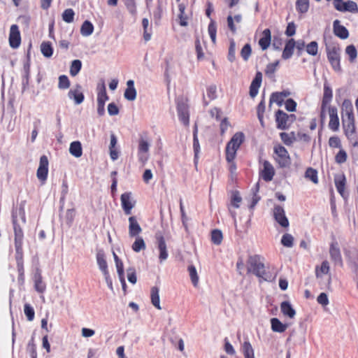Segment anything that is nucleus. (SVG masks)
Wrapping results in <instances>:
<instances>
[{
  "label": "nucleus",
  "instance_id": "nucleus-50",
  "mask_svg": "<svg viewBox=\"0 0 358 358\" xmlns=\"http://www.w3.org/2000/svg\"><path fill=\"white\" fill-rule=\"evenodd\" d=\"M354 117L350 119V117H343V122L344 124V127L345 128L347 132L353 133L355 130V124H354Z\"/></svg>",
  "mask_w": 358,
  "mask_h": 358
},
{
  "label": "nucleus",
  "instance_id": "nucleus-10",
  "mask_svg": "<svg viewBox=\"0 0 358 358\" xmlns=\"http://www.w3.org/2000/svg\"><path fill=\"white\" fill-rule=\"evenodd\" d=\"M21 42L20 33L17 25L13 24L10 29L9 44L11 48H17L20 46Z\"/></svg>",
  "mask_w": 358,
  "mask_h": 358
},
{
  "label": "nucleus",
  "instance_id": "nucleus-8",
  "mask_svg": "<svg viewBox=\"0 0 358 358\" xmlns=\"http://www.w3.org/2000/svg\"><path fill=\"white\" fill-rule=\"evenodd\" d=\"M48 173V159L45 155H43L40 158L39 166L37 169L36 176L38 179L44 184L47 180Z\"/></svg>",
  "mask_w": 358,
  "mask_h": 358
},
{
  "label": "nucleus",
  "instance_id": "nucleus-49",
  "mask_svg": "<svg viewBox=\"0 0 358 358\" xmlns=\"http://www.w3.org/2000/svg\"><path fill=\"white\" fill-rule=\"evenodd\" d=\"M124 5L132 16H136L137 10L135 0H124Z\"/></svg>",
  "mask_w": 358,
  "mask_h": 358
},
{
  "label": "nucleus",
  "instance_id": "nucleus-26",
  "mask_svg": "<svg viewBox=\"0 0 358 358\" xmlns=\"http://www.w3.org/2000/svg\"><path fill=\"white\" fill-rule=\"evenodd\" d=\"M96 262L99 268L101 270L103 275H106L108 273V265L106 261L104 253L102 251H98L96 253Z\"/></svg>",
  "mask_w": 358,
  "mask_h": 358
},
{
  "label": "nucleus",
  "instance_id": "nucleus-30",
  "mask_svg": "<svg viewBox=\"0 0 358 358\" xmlns=\"http://www.w3.org/2000/svg\"><path fill=\"white\" fill-rule=\"evenodd\" d=\"M34 288L38 293H43L46 289V285L43 281V278L40 272H36L34 276Z\"/></svg>",
  "mask_w": 358,
  "mask_h": 358
},
{
  "label": "nucleus",
  "instance_id": "nucleus-32",
  "mask_svg": "<svg viewBox=\"0 0 358 358\" xmlns=\"http://www.w3.org/2000/svg\"><path fill=\"white\" fill-rule=\"evenodd\" d=\"M185 8L186 6L183 3H180L178 4V19L179 20V24L182 27H187L188 25V17L185 14Z\"/></svg>",
  "mask_w": 358,
  "mask_h": 358
},
{
  "label": "nucleus",
  "instance_id": "nucleus-4",
  "mask_svg": "<svg viewBox=\"0 0 358 358\" xmlns=\"http://www.w3.org/2000/svg\"><path fill=\"white\" fill-rule=\"evenodd\" d=\"M273 151L275 154L274 159L280 167L284 168L289 166L291 164L289 155L285 147L280 145H275Z\"/></svg>",
  "mask_w": 358,
  "mask_h": 358
},
{
  "label": "nucleus",
  "instance_id": "nucleus-25",
  "mask_svg": "<svg viewBox=\"0 0 358 358\" xmlns=\"http://www.w3.org/2000/svg\"><path fill=\"white\" fill-rule=\"evenodd\" d=\"M334 32L336 36L342 39H345L349 36L348 29L345 27L341 25L340 22L338 20H336L334 22Z\"/></svg>",
  "mask_w": 358,
  "mask_h": 358
},
{
  "label": "nucleus",
  "instance_id": "nucleus-16",
  "mask_svg": "<svg viewBox=\"0 0 358 358\" xmlns=\"http://www.w3.org/2000/svg\"><path fill=\"white\" fill-rule=\"evenodd\" d=\"M242 201V198L240 196L238 192H234L231 196L230 205L228 206L229 211L236 222V212L233 210V208H238L240 207V203Z\"/></svg>",
  "mask_w": 358,
  "mask_h": 358
},
{
  "label": "nucleus",
  "instance_id": "nucleus-28",
  "mask_svg": "<svg viewBox=\"0 0 358 358\" xmlns=\"http://www.w3.org/2000/svg\"><path fill=\"white\" fill-rule=\"evenodd\" d=\"M263 36L259 39V44L263 50H266L271 44V34L268 29H266L262 32Z\"/></svg>",
  "mask_w": 358,
  "mask_h": 358
},
{
  "label": "nucleus",
  "instance_id": "nucleus-56",
  "mask_svg": "<svg viewBox=\"0 0 358 358\" xmlns=\"http://www.w3.org/2000/svg\"><path fill=\"white\" fill-rule=\"evenodd\" d=\"M24 313L29 321H32L34 320L35 312L34 308L29 303H26L24 305Z\"/></svg>",
  "mask_w": 358,
  "mask_h": 358
},
{
  "label": "nucleus",
  "instance_id": "nucleus-44",
  "mask_svg": "<svg viewBox=\"0 0 358 358\" xmlns=\"http://www.w3.org/2000/svg\"><path fill=\"white\" fill-rule=\"evenodd\" d=\"M82 67V62L79 59H75L71 62L70 66V74L72 76H76L79 71H80Z\"/></svg>",
  "mask_w": 358,
  "mask_h": 358
},
{
  "label": "nucleus",
  "instance_id": "nucleus-59",
  "mask_svg": "<svg viewBox=\"0 0 358 358\" xmlns=\"http://www.w3.org/2000/svg\"><path fill=\"white\" fill-rule=\"evenodd\" d=\"M257 110L258 119L259 120L261 124L264 126L263 115L265 110V103L263 101H262L257 106Z\"/></svg>",
  "mask_w": 358,
  "mask_h": 358
},
{
  "label": "nucleus",
  "instance_id": "nucleus-42",
  "mask_svg": "<svg viewBox=\"0 0 358 358\" xmlns=\"http://www.w3.org/2000/svg\"><path fill=\"white\" fill-rule=\"evenodd\" d=\"M305 178L312 181L314 184L318 183L317 171L313 168L307 169L305 172Z\"/></svg>",
  "mask_w": 358,
  "mask_h": 358
},
{
  "label": "nucleus",
  "instance_id": "nucleus-34",
  "mask_svg": "<svg viewBox=\"0 0 358 358\" xmlns=\"http://www.w3.org/2000/svg\"><path fill=\"white\" fill-rule=\"evenodd\" d=\"M271 329L274 332L282 333L287 329L288 325L282 323L278 318H272L271 320Z\"/></svg>",
  "mask_w": 358,
  "mask_h": 358
},
{
  "label": "nucleus",
  "instance_id": "nucleus-18",
  "mask_svg": "<svg viewBox=\"0 0 358 358\" xmlns=\"http://www.w3.org/2000/svg\"><path fill=\"white\" fill-rule=\"evenodd\" d=\"M142 232V228L134 216L129 217V235L130 237H136Z\"/></svg>",
  "mask_w": 358,
  "mask_h": 358
},
{
  "label": "nucleus",
  "instance_id": "nucleus-27",
  "mask_svg": "<svg viewBox=\"0 0 358 358\" xmlns=\"http://www.w3.org/2000/svg\"><path fill=\"white\" fill-rule=\"evenodd\" d=\"M343 118L350 117L352 119L353 115V106L350 100L345 99L341 106Z\"/></svg>",
  "mask_w": 358,
  "mask_h": 358
},
{
  "label": "nucleus",
  "instance_id": "nucleus-21",
  "mask_svg": "<svg viewBox=\"0 0 358 358\" xmlns=\"http://www.w3.org/2000/svg\"><path fill=\"white\" fill-rule=\"evenodd\" d=\"M262 81V74L261 72H257L250 87V95L251 97L253 98L257 95Z\"/></svg>",
  "mask_w": 358,
  "mask_h": 358
},
{
  "label": "nucleus",
  "instance_id": "nucleus-48",
  "mask_svg": "<svg viewBox=\"0 0 358 358\" xmlns=\"http://www.w3.org/2000/svg\"><path fill=\"white\" fill-rule=\"evenodd\" d=\"M223 239L222 233L219 229H214L211 232V241L215 245L221 244Z\"/></svg>",
  "mask_w": 358,
  "mask_h": 358
},
{
  "label": "nucleus",
  "instance_id": "nucleus-17",
  "mask_svg": "<svg viewBox=\"0 0 358 358\" xmlns=\"http://www.w3.org/2000/svg\"><path fill=\"white\" fill-rule=\"evenodd\" d=\"M334 183L337 191L343 197L345 198L348 196L345 188L346 185V178L344 174L340 173L336 174L334 176Z\"/></svg>",
  "mask_w": 358,
  "mask_h": 358
},
{
  "label": "nucleus",
  "instance_id": "nucleus-53",
  "mask_svg": "<svg viewBox=\"0 0 358 358\" xmlns=\"http://www.w3.org/2000/svg\"><path fill=\"white\" fill-rule=\"evenodd\" d=\"M208 31L213 43H215L217 29L215 22L213 20H211L210 23L209 24Z\"/></svg>",
  "mask_w": 358,
  "mask_h": 358
},
{
  "label": "nucleus",
  "instance_id": "nucleus-45",
  "mask_svg": "<svg viewBox=\"0 0 358 358\" xmlns=\"http://www.w3.org/2000/svg\"><path fill=\"white\" fill-rule=\"evenodd\" d=\"M281 140L283 141L285 144L287 145H292L295 141V136L294 133H285L282 132L280 134Z\"/></svg>",
  "mask_w": 358,
  "mask_h": 358
},
{
  "label": "nucleus",
  "instance_id": "nucleus-52",
  "mask_svg": "<svg viewBox=\"0 0 358 358\" xmlns=\"http://www.w3.org/2000/svg\"><path fill=\"white\" fill-rule=\"evenodd\" d=\"M70 87V81L65 75L59 77L58 88L60 90H66Z\"/></svg>",
  "mask_w": 358,
  "mask_h": 358
},
{
  "label": "nucleus",
  "instance_id": "nucleus-9",
  "mask_svg": "<svg viewBox=\"0 0 358 358\" xmlns=\"http://www.w3.org/2000/svg\"><path fill=\"white\" fill-rule=\"evenodd\" d=\"M273 216L276 222L282 227H288L289 221L285 216L284 208L278 205H275L273 208Z\"/></svg>",
  "mask_w": 358,
  "mask_h": 358
},
{
  "label": "nucleus",
  "instance_id": "nucleus-11",
  "mask_svg": "<svg viewBox=\"0 0 358 358\" xmlns=\"http://www.w3.org/2000/svg\"><path fill=\"white\" fill-rule=\"evenodd\" d=\"M260 174L265 181L272 180L275 175L273 166L268 161L264 160L262 162V169H261Z\"/></svg>",
  "mask_w": 358,
  "mask_h": 358
},
{
  "label": "nucleus",
  "instance_id": "nucleus-57",
  "mask_svg": "<svg viewBox=\"0 0 358 358\" xmlns=\"http://www.w3.org/2000/svg\"><path fill=\"white\" fill-rule=\"evenodd\" d=\"M284 99L282 95L278 92H274L271 94L270 98V106L272 103H276L279 106H282Z\"/></svg>",
  "mask_w": 358,
  "mask_h": 358
},
{
  "label": "nucleus",
  "instance_id": "nucleus-2",
  "mask_svg": "<svg viewBox=\"0 0 358 358\" xmlns=\"http://www.w3.org/2000/svg\"><path fill=\"white\" fill-rule=\"evenodd\" d=\"M248 272L255 274L257 277L267 280L264 264L258 255L250 256L248 260Z\"/></svg>",
  "mask_w": 358,
  "mask_h": 358
},
{
  "label": "nucleus",
  "instance_id": "nucleus-61",
  "mask_svg": "<svg viewBox=\"0 0 358 358\" xmlns=\"http://www.w3.org/2000/svg\"><path fill=\"white\" fill-rule=\"evenodd\" d=\"M127 279H128L129 282L132 284H136V281H137V278H136V271H135L134 268H133V267L129 268L127 270Z\"/></svg>",
  "mask_w": 358,
  "mask_h": 358
},
{
  "label": "nucleus",
  "instance_id": "nucleus-7",
  "mask_svg": "<svg viewBox=\"0 0 358 358\" xmlns=\"http://www.w3.org/2000/svg\"><path fill=\"white\" fill-rule=\"evenodd\" d=\"M156 245L159 251V260L162 264L168 259L169 252L165 239L160 234H156Z\"/></svg>",
  "mask_w": 358,
  "mask_h": 358
},
{
  "label": "nucleus",
  "instance_id": "nucleus-46",
  "mask_svg": "<svg viewBox=\"0 0 358 358\" xmlns=\"http://www.w3.org/2000/svg\"><path fill=\"white\" fill-rule=\"evenodd\" d=\"M296 10L301 13H305L309 8V0H297L296 2Z\"/></svg>",
  "mask_w": 358,
  "mask_h": 358
},
{
  "label": "nucleus",
  "instance_id": "nucleus-14",
  "mask_svg": "<svg viewBox=\"0 0 358 358\" xmlns=\"http://www.w3.org/2000/svg\"><path fill=\"white\" fill-rule=\"evenodd\" d=\"M329 254L331 260L335 263V264L338 266L343 265L342 257L338 246V243L337 242L334 241L331 243L329 248Z\"/></svg>",
  "mask_w": 358,
  "mask_h": 358
},
{
  "label": "nucleus",
  "instance_id": "nucleus-54",
  "mask_svg": "<svg viewBox=\"0 0 358 358\" xmlns=\"http://www.w3.org/2000/svg\"><path fill=\"white\" fill-rule=\"evenodd\" d=\"M74 11L71 8L66 9L62 14V19L67 23H71L73 21Z\"/></svg>",
  "mask_w": 358,
  "mask_h": 358
},
{
  "label": "nucleus",
  "instance_id": "nucleus-38",
  "mask_svg": "<svg viewBox=\"0 0 358 358\" xmlns=\"http://www.w3.org/2000/svg\"><path fill=\"white\" fill-rule=\"evenodd\" d=\"M29 69L30 66L29 64H27L24 66V75L22 76V91L24 92L28 86H29Z\"/></svg>",
  "mask_w": 358,
  "mask_h": 358
},
{
  "label": "nucleus",
  "instance_id": "nucleus-29",
  "mask_svg": "<svg viewBox=\"0 0 358 358\" xmlns=\"http://www.w3.org/2000/svg\"><path fill=\"white\" fill-rule=\"evenodd\" d=\"M150 299L152 304L158 310H162L160 305L159 289L152 287L150 290Z\"/></svg>",
  "mask_w": 358,
  "mask_h": 358
},
{
  "label": "nucleus",
  "instance_id": "nucleus-22",
  "mask_svg": "<svg viewBox=\"0 0 358 358\" xmlns=\"http://www.w3.org/2000/svg\"><path fill=\"white\" fill-rule=\"evenodd\" d=\"M289 115L281 110H278L275 114L277 127L280 129H285L288 124Z\"/></svg>",
  "mask_w": 358,
  "mask_h": 358
},
{
  "label": "nucleus",
  "instance_id": "nucleus-60",
  "mask_svg": "<svg viewBox=\"0 0 358 358\" xmlns=\"http://www.w3.org/2000/svg\"><path fill=\"white\" fill-rule=\"evenodd\" d=\"M206 96L208 98V101L214 100L217 97V88L214 85H211L207 88Z\"/></svg>",
  "mask_w": 358,
  "mask_h": 358
},
{
  "label": "nucleus",
  "instance_id": "nucleus-13",
  "mask_svg": "<svg viewBox=\"0 0 358 358\" xmlns=\"http://www.w3.org/2000/svg\"><path fill=\"white\" fill-rule=\"evenodd\" d=\"M150 143L143 138L140 139L138 143V159L143 164H145L148 159V152Z\"/></svg>",
  "mask_w": 358,
  "mask_h": 358
},
{
  "label": "nucleus",
  "instance_id": "nucleus-43",
  "mask_svg": "<svg viewBox=\"0 0 358 358\" xmlns=\"http://www.w3.org/2000/svg\"><path fill=\"white\" fill-rule=\"evenodd\" d=\"M332 90L331 87L327 85L324 86V94L322 98V104L328 105L332 99Z\"/></svg>",
  "mask_w": 358,
  "mask_h": 358
},
{
  "label": "nucleus",
  "instance_id": "nucleus-3",
  "mask_svg": "<svg viewBox=\"0 0 358 358\" xmlns=\"http://www.w3.org/2000/svg\"><path fill=\"white\" fill-rule=\"evenodd\" d=\"M244 141V134L242 132L236 133L226 148V159L227 162H231L234 159L237 150Z\"/></svg>",
  "mask_w": 358,
  "mask_h": 358
},
{
  "label": "nucleus",
  "instance_id": "nucleus-19",
  "mask_svg": "<svg viewBox=\"0 0 358 358\" xmlns=\"http://www.w3.org/2000/svg\"><path fill=\"white\" fill-rule=\"evenodd\" d=\"M329 127L333 131H337L339 127V120L337 109L335 107H329Z\"/></svg>",
  "mask_w": 358,
  "mask_h": 358
},
{
  "label": "nucleus",
  "instance_id": "nucleus-12",
  "mask_svg": "<svg viewBox=\"0 0 358 358\" xmlns=\"http://www.w3.org/2000/svg\"><path fill=\"white\" fill-rule=\"evenodd\" d=\"M68 97L74 101L75 104L79 105L84 101V95L82 92V87L77 84L68 92Z\"/></svg>",
  "mask_w": 358,
  "mask_h": 358
},
{
  "label": "nucleus",
  "instance_id": "nucleus-40",
  "mask_svg": "<svg viewBox=\"0 0 358 358\" xmlns=\"http://www.w3.org/2000/svg\"><path fill=\"white\" fill-rule=\"evenodd\" d=\"M188 272L193 285L196 287L199 285V278L194 266L189 265L188 266Z\"/></svg>",
  "mask_w": 358,
  "mask_h": 358
},
{
  "label": "nucleus",
  "instance_id": "nucleus-6",
  "mask_svg": "<svg viewBox=\"0 0 358 358\" xmlns=\"http://www.w3.org/2000/svg\"><path fill=\"white\" fill-rule=\"evenodd\" d=\"M327 57L332 68L338 71L341 70L339 48L332 46L327 47Z\"/></svg>",
  "mask_w": 358,
  "mask_h": 358
},
{
  "label": "nucleus",
  "instance_id": "nucleus-55",
  "mask_svg": "<svg viewBox=\"0 0 358 358\" xmlns=\"http://www.w3.org/2000/svg\"><path fill=\"white\" fill-rule=\"evenodd\" d=\"M294 238L289 234H285L282 236L281 243L287 248H292L293 246Z\"/></svg>",
  "mask_w": 358,
  "mask_h": 358
},
{
  "label": "nucleus",
  "instance_id": "nucleus-51",
  "mask_svg": "<svg viewBox=\"0 0 358 358\" xmlns=\"http://www.w3.org/2000/svg\"><path fill=\"white\" fill-rule=\"evenodd\" d=\"M329 271V264L327 261H324L320 269H316V276L317 278H321L322 274H327Z\"/></svg>",
  "mask_w": 358,
  "mask_h": 358
},
{
  "label": "nucleus",
  "instance_id": "nucleus-15",
  "mask_svg": "<svg viewBox=\"0 0 358 358\" xmlns=\"http://www.w3.org/2000/svg\"><path fill=\"white\" fill-rule=\"evenodd\" d=\"M334 7L337 10L341 12L349 11L351 13H357L358 11L357 3L352 1L334 2Z\"/></svg>",
  "mask_w": 358,
  "mask_h": 358
},
{
  "label": "nucleus",
  "instance_id": "nucleus-62",
  "mask_svg": "<svg viewBox=\"0 0 358 358\" xmlns=\"http://www.w3.org/2000/svg\"><path fill=\"white\" fill-rule=\"evenodd\" d=\"M252 49L250 44H245L241 50V55L245 61H247L251 55Z\"/></svg>",
  "mask_w": 358,
  "mask_h": 358
},
{
  "label": "nucleus",
  "instance_id": "nucleus-31",
  "mask_svg": "<svg viewBox=\"0 0 358 358\" xmlns=\"http://www.w3.org/2000/svg\"><path fill=\"white\" fill-rule=\"evenodd\" d=\"M97 103L103 104L109 99L106 93L105 84L103 83L97 87Z\"/></svg>",
  "mask_w": 358,
  "mask_h": 358
},
{
  "label": "nucleus",
  "instance_id": "nucleus-58",
  "mask_svg": "<svg viewBox=\"0 0 358 358\" xmlns=\"http://www.w3.org/2000/svg\"><path fill=\"white\" fill-rule=\"evenodd\" d=\"M318 46L315 41H312L306 45V52L313 56L317 54Z\"/></svg>",
  "mask_w": 358,
  "mask_h": 358
},
{
  "label": "nucleus",
  "instance_id": "nucleus-23",
  "mask_svg": "<svg viewBox=\"0 0 358 358\" xmlns=\"http://www.w3.org/2000/svg\"><path fill=\"white\" fill-rule=\"evenodd\" d=\"M280 310L284 316L293 319L296 315V310L289 301H282L280 304Z\"/></svg>",
  "mask_w": 358,
  "mask_h": 358
},
{
  "label": "nucleus",
  "instance_id": "nucleus-1",
  "mask_svg": "<svg viewBox=\"0 0 358 358\" xmlns=\"http://www.w3.org/2000/svg\"><path fill=\"white\" fill-rule=\"evenodd\" d=\"M22 218V222H24V211L20 210L19 211H14L13 213V224L15 233V259L17 261L18 269V280L20 283H24V267H23V251H22V240L23 232L18 223L17 217Z\"/></svg>",
  "mask_w": 358,
  "mask_h": 358
},
{
  "label": "nucleus",
  "instance_id": "nucleus-5",
  "mask_svg": "<svg viewBox=\"0 0 358 358\" xmlns=\"http://www.w3.org/2000/svg\"><path fill=\"white\" fill-rule=\"evenodd\" d=\"M122 208L126 215H130L135 207L136 201L131 192H125L120 197Z\"/></svg>",
  "mask_w": 358,
  "mask_h": 358
},
{
  "label": "nucleus",
  "instance_id": "nucleus-39",
  "mask_svg": "<svg viewBox=\"0 0 358 358\" xmlns=\"http://www.w3.org/2000/svg\"><path fill=\"white\" fill-rule=\"evenodd\" d=\"M94 31V26L90 21H85L80 28V33L83 36H90Z\"/></svg>",
  "mask_w": 358,
  "mask_h": 358
},
{
  "label": "nucleus",
  "instance_id": "nucleus-20",
  "mask_svg": "<svg viewBox=\"0 0 358 358\" xmlns=\"http://www.w3.org/2000/svg\"><path fill=\"white\" fill-rule=\"evenodd\" d=\"M178 113L180 120L187 126L189 124V112L187 106L184 103H178L177 106Z\"/></svg>",
  "mask_w": 358,
  "mask_h": 358
},
{
  "label": "nucleus",
  "instance_id": "nucleus-47",
  "mask_svg": "<svg viewBox=\"0 0 358 358\" xmlns=\"http://www.w3.org/2000/svg\"><path fill=\"white\" fill-rule=\"evenodd\" d=\"M345 53L349 57V60L350 62H354L357 57V51L355 48V45H348L345 48Z\"/></svg>",
  "mask_w": 358,
  "mask_h": 358
},
{
  "label": "nucleus",
  "instance_id": "nucleus-33",
  "mask_svg": "<svg viewBox=\"0 0 358 358\" xmlns=\"http://www.w3.org/2000/svg\"><path fill=\"white\" fill-rule=\"evenodd\" d=\"M69 152L73 157L78 158L83 155L82 145L80 141H73L70 144Z\"/></svg>",
  "mask_w": 358,
  "mask_h": 358
},
{
  "label": "nucleus",
  "instance_id": "nucleus-24",
  "mask_svg": "<svg viewBox=\"0 0 358 358\" xmlns=\"http://www.w3.org/2000/svg\"><path fill=\"white\" fill-rule=\"evenodd\" d=\"M127 89L124 93V96L128 101H134L136 98V90L134 87V82L129 80L127 82Z\"/></svg>",
  "mask_w": 358,
  "mask_h": 358
},
{
  "label": "nucleus",
  "instance_id": "nucleus-64",
  "mask_svg": "<svg viewBox=\"0 0 358 358\" xmlns=\"http://www.w3.org/2000/svg\"><path fill=\"white\" fill-rule=\"evenodd\" d=\"M317 301L319 304L322 305V306H327L329 303L327 294L324 292L321 293L317 296Z\"/></svg>",
  "mask_w": 358,
  "mask_h": 358
},
{
  "label": "nucleus",
  "instance_id": "nucleus-35",
  "mask_svg": "<svg viewBox=\"0 0 358 358\" xmlns=\"http://www.w3.org/2000/svg\"><path fill=\"white\" fill-rule=\"evenodd\" d=\"M295 47V41L294 39H289L284 48L283 52H282V58L285 59H287L292 57L293 55L294 49Z\"/></svg>",
  "mask_w": 358,
  "mask_h": 358
},
{
  "label": "nucleus",
  "instance_id": "nucleus-41",
  "mask_svg": "<svg viewBox=\"0 0 358 358\" xmlns=\"http://www.w3.org/2000/svg\"><path fill=\"white\" fill-rule=\"evenodd\" d=\"M41 51L44 57H50L53 53V49L50 42H43L41 45Z\"/></svg>",
  "mask_w": 358,
  "mask_h": 358
},
{
  "label": "nucleus",
  "instance_id": "nucleus-63",
  "mask_svg": "<svg viewBox=\"0 0 358 358\" xmlns=\"http://www.w3.org/2000/svg\"><path fill=\"white\" fill-rule=\"evenodd\" d=\"M347 159V153L345 150H341L335 157V160L338 164L344 163Z\"/></svg>",
  "mask_w": 358,
  "mask_h": 358
},
{
  "label": "nucleus",
  "instance_id": "nucleus-36",
  "mask_svg": "<svg viewBox=\"0 0 358 358\" xmlns=\"http://www.w3.org/2000/svg\"><path fill=\"white\" fill-rule=\"evenodd\" d=\"M135 241L131 245L132 250L136 252H139L146 248L145 243L143 238L139 236L135 237Z\"/></svg>",
  "mask_w": 358,
  "mask_h": 358
},
{
  "label": "nucleus",
  "instance_id": "nucleus-37",
  "mask_svg": "<svg viewBox=\"0 0 358 358\" xmlns=\"http://www.w3.org/2000/svg\"><path fill=\"white\" fill-rule=\"evenodd\" d=\"M242 352L245 358H255L254 350L249 341H244L242 345Z\"/></svg>",
  "mask_w": 358,
  "mask_h": 358
}]
</instances>
